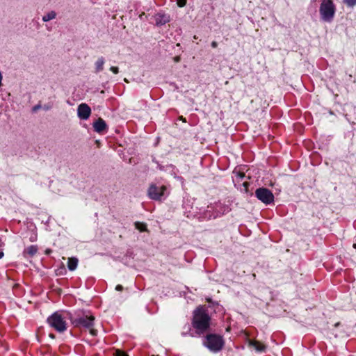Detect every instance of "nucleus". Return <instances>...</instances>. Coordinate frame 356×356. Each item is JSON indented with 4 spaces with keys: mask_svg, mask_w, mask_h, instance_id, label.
Instances as JSON below:
<instances>
[{
    "mask_svg": "<svg viewBox=\"0 0 356 356\" xmlns=\"http://www.w3.org/2000/svg\"><path fill=\"white\" fill-rule=\"evenodd\" d=\"M211 318L207 311L202 307H197L193 312L192 325L198 334H203L210 326Z\"/></svg>",
    "mask_w": 356,
    "mask_h": 356,
    "instance_id": "1",
    "label": "nucleus"
},
{
    "mask_svg": "<svg viewBox=\"0 0 356 356\" xmlns=\"http://www.w3.org/2000/svg\"><path fill=\"white\" fill-rule=\"evenodd\" d=\"M335 6L332 0H323L319 8L321 18L326 22H331L334 17Z\"/></svg>",
    "mask_w": 356,
    "mask_h": 356,
    "instance_id": "2",
    "label": "nucleus"
},
{
    "mask_svg": "<svg viewBox=\"0 0 356 356\" xmlns=\"http://www.w3.org/2000/svg\"><path fill=\"white\" fill-rule=\"evenodd\" d=\"M49 325L58 332H63L67 330L65 318L59 312H54L48 318Z\"/></svg>",
    "mask_w": 356,
    "mask_h": 356,
    "instance_id": "3",
    "label": "nucleus"
},
{
    "mask_svg": "<svg viewBox=\"0 0 356 356\" xmlns=\"http://www.w3.org/2000/svg\"><path fill=\"white\" fill-rule=\"evenodd\" d=\"M95 317L90 314H86L83 316L74 319L72 323L76 327H83L89 330L92 336L97 334V330L92 328Z\"/></svg>",
    "mask_w": 356,
    "mask_h": 356,
    "instance_id": "4",
    "label": "nucleus"
},
{
    "mask_svg": "<svg viewBox=\"0 0 356 356\" xmlns=\"http://www.w3.org/2000/svg\"><path fill=\"white\" fill-rule=\"evenodd\" d=\"M223 343L222 337L216 334L207 335L204 341V345L213 352H218L221 350Z\"/></svg>",
    "mask_w": 356,
    "mask_h": 356,
    "instance_id": "5",
    "label": "nucleus"
},
{
    "mask_svg": "<svg viewBox=\"0 0 356 356\" xmlns=\"http://www.w3.org/2000/svg\"><path fill=\"white\" fill-rule=\"evenodd\" d=\"M255 196L264 204L268 205L274 202V195L266 188H259L255 191Z\"/></svg>",
    "mask_w": 356,
    "mask_h": 356,
    "instance_id": "6",
    "label": "nucleus"
},
{
    "mask_svg": "<svg viewBox=\"0 0 356 356\" xmlns=\"http://www.w3.org/2000/svg\"><path fill=\"white\" fill-rule=\"evenodd\" d=\"M166 187L165 186H157L155 184H151L148 189V196L154 200H161L164 196Z\"/></svg>",
    "mask_w": 356,
    "mask_h": 356,
    "instance_id": "7",
    "label": "nucleus"
},
{
    "mask_svg": "<svg viewBox=\"0 0 356 356\" xmlns=\"http://www.w3.org/2000/svg\"><path fill=\"white\" fill-rule=\"evenodd\" d=\"M77 111L79 117L82 120H87L91 113V109L86 104H81Z\"/></svg>",
    "mask_w": 356,
    "mask_h": 356,
    "instance_id": "8",
    "label": "nucleus"
},
{
    "mask_svg": "<svg viewBox=\"0 0 356 356\" xmlns=\"http://www.w3.org/2000/svg\"><path fill=\"white\" fill-rule=\"evenodd\" d=\"M170 21L169 16L164 14H158L155 16V22L157 26H162Z\"/></svg>",
    "mask_w": 356,
    "mask_h": 356,
    "instance_id": "9",
    "label": "nucleus"
},
{
    "mask_svg": "<svg viewBox=\"0 0 356 356\" xmlns=\"http://www.w3.org/2000/svg\"><path fill=\"white\" fill-rule=\"evenodd\" d=\"M94 129L97 132H102L104 131L106 127V124L104 120L102 118H99L95 123H94Z\"/></svg>",
    "mask_w": 356,
    "mask_h": 356,
    "instance_id": "10",
    "label": "nucleus"
},
{
    "mask_svg": "<svg viewBox=\"0 0 356 356\" xmlns=\"http://www.w3.org/2000/svg\"><path fill=\"white\" fill-rule=\"evenodd\" d=\"M78 259L76 257H70L68 259L67 268L70 270H74L78 265Z\"/></svg>",
    "mask_w": 356,
    "mask_h": 356,
    "instance_id": "11",
    "label": "nucleus"
},
{
    "mask_svg": "<svg viewBox=\"0 0 356 356\" xmlns=\"http://www.w3.org/2000/svg\"><path fill=\"white\" fill-rule=\"evenodd\" d=\"M38 251V248L35 245H30L29 247H27L24 251V255H29V256H33Z\"/></svg>",
    "mask_w": 356,
    "mask_h": 356,
    "instance_id": "12",
    "label": "nucleus"
},
{
    "mask_svg": "<svg viewBox=\"0 0 356 356\" xmlns=\"http://www.w3.org/2000/svg\"><path fill=\"white\" fill-rule=\"evenodd\" d=\"M250 344L253 346L257 351H264L266 348L265 346L257 341H251Z\"/></svg>",
    "mask_w": 356,
    "mask_h": 356,
    "instance_id": "13",
    "label": "nucleus"
},
{
    "mask_svg": "<svg viewBox=\"0 0 356 356\" xmlns=\"http://www.w3.org/2000/svg\"><path fill=\"white\" fill-rule=\"evenodd\" d=\"M104 60L103 58H99L95 63L96 72H101L104 68Z\"/></svg>",
    "mask_w": 356,
    "mask_h": 356,
    "instance_id": "14",
    "label": "nucleus"
},
{
    "mask_svg": "<svg viewBox=\"0 0 356 356\" xmlns=\"http://www.w3.org/2000/svg\"><path fill=\"white\" fill-rule=\"evenodd\" d=\"M56 15L54 11H51L43 16L42 20L44 22H48L49 20L54 19L56 17Z\"/></svg>",
    "mask_w": 356,
    "mask_h": 356,
    "instance_id": "15",
    "label": "nucleus"
},
{
    "mask_svg": "<svg viewBox=\"0 0 356 356\" xmlns=\"http://www.w3.org/2000/svg\"><path fill=\"white\" fill-rule=\"evenodd\" d=\"M136 228L140 230V232H143L146 229V225L144 223H141L137 222L135 223Z\"/></svg>",
    "mask_w": 356,
    "mask_h": 356,
    "instance_id": "16",
    "label": "nucleus"
},
{
    "mask_svg": "<svg viewBox=\"0 0 356 356\" xmlns=\"http://www.w3.org/2000/svg\"><path fill=\"white\" fill-rule=\"evenodd\" d=\"M343 2L349 7H353L356 5V0H343Z\"/></svg>",
    "mask_w": 356,
    "mask_h": 356,
    "instance_id": "17",
    "label": "nucleus"
},
{
    "mask_svg": "<svg viewBox=\"0 0 356 356\" xmlns=\"http://www.w3.org/2000/svg\"><path fill=\"white\" fill-rule=\"evenodd\" d=\"M186 3V0H177V5L179 7H184Z\"/></svg>",
    "mask_w": 356,
    "mask_h": 356,
    "instance_id": "18",
    "label": "nucleus"
},
{
    "mask_svg": "<svg viewBox=\"0 0 356 356\" xmlns=\"http://www.w3.org/2000/svg\"><path fill=\"white\" fill-rule=\"evenodd\" d=\"M115 356H127V355L123 351L117 350L115 351Z\"/></svg>",
    "mask_w": 356,
    "mask_h": 356,
    "instance_id": "19",
    "label": "nucleus"
},
{
    "mask_svg": "<svg viewBox=\"0 0 356 356\" xmlns=\"http://www.w3.org/2000/svg\"><path fill=\"white\" fill-rule=\"evenodd\" d=\"M110 70H111L113 73H114V74H115L118 73V67H113H113H111L110 68Z\"/></svg>",
    "mask_w": 356,
    "mask_h": 356,
    "instance_id": "20",
    "label": "nucleus"
},
{
    "mask_svg": "<svg viewBox=\"0 0 356 356\" xmlns=\"http://www.w3.org/2000/svg\"><path fill=\"white\" fill-rule=\"evenodd\" d=\"M122 289H123L122 286V285H120V284L117 285V286H116V287H115V289H116L117 291H122Z\"/></svg>",
    "mask_w": 356,
    "mask_h": 356,
    "instance_id": "21",
    "label": "nucleus"
},
{
    "mask_svg": "<svg viewBox=\"0 0 356 356\" xmlns=\"http://www.w3.org/2000/svg\"><path fill=\"white\" fill-rule=\"evenodd\" d=\"M174 60H175V62H179V56H176V57H175V58H174Z\"/></svg>",
    "mask_w": 356,
    "mask_h": 356,
    "instance_id": "22",
    "label": "nucleus"
},
{
    "mask_svg": "<svg viewBox=\"0 0 356 356\" xmlns=\"http://www.w3.org/2000/svg\"><path fill=\"white\" fill-rule=\"evenodd\" d=\"M3 256V252L0 251V259H1Z\"/></svg>",
    "mask_w": 356,
    "mask_h": 356,
    "instance_id": "23",
    "label": "nucleus"
},
{
    "mask_svg": "<svg viewBox=\"0 0 356 356\" xmlns=\"http://www.w3.org/2000/svg\"><path fill=\"white\" fill-rule=\"evenodd\" d=\"M38 108H39V106H35V107L33 108V110H34V111H36L37 109H38Z\"/></svg>",
    "mask_w": 356,
    "mask_h": 356,
    "instance_id": "24",
    "label": "nucleus"
},
{
    "mask_svg": "<svg viewBox=\"0 0 356 356\" xmlns=\"http://www.w3.org/2000/svg\"><path fill=\"white\" fill-rule=\"evenodd\" d=\"M49 337H51V338H54V335L52 334H49Z\"/></svg>",
    "mask_w": 356,
    "mask_h": 356,
    "instance_id": "25",
    "label": "nucleus"
},
{
    "mask_svg": "<svg viewBox=\"0 0 356 356\" xmlns=\"http://www.w3.org/2000/svg\"><path fill=\"white\" fill-rule=\"evenodd\" d=\"M353 248H356V243L353 245Z\"/></svg>",
    "mask_w": 356,
    "mask_h": 356,
    "instance_id": "26",
    "label": "nucleus"
}]
</instances>
